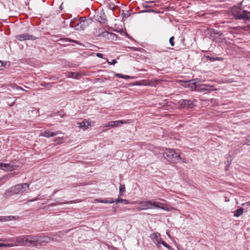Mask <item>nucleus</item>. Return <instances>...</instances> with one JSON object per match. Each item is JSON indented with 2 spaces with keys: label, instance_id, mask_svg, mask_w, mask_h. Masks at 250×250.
Returning <instances> with one entry per match:
<instances>
[{
  "label": "nucleus",
  "instance_id": "1",
  "mask_svg": "<svg viewBox=\"0 0 250 250\" xmlns=\"http://www.w3.org/2000/svg\"><path fill=\"white\" fill-rule=\"evenodd\" d=\"M200 79H196L185 82L183 85L185 87L194 89L197 91H208L213 90V86L206 84H197V83L200 82Z\"/></svg>",
  "mask_w": 250,
  "mask_h": 250
},
{
  "label": "nucleus",
  "instance_id": "2",
  "mask_svg": "<svg viewBox=\"0 0 250 250\" xmlns=\"http://www.w3.org/2000/svg\"><path fill=\"white\" fill-rule=\"evenodd\" d=\"M29 185L27 183L17 184L6 189L4 193L5 196L9 197L14 194H22L29 189Z\"/></svg>",
  "mask_w": 250,
  "mask_h": 250
},
{
  "label": "nucleus",
  "instance_id": "3",
  "mask_svg": "<svg viewBox=\"0 0 250 250\" xmlns=\"http://www.w3.org/2000/svg\"><path fill=\"white\" fill-rule=\"evenodd\" d=\"M140 206L137 208L138 210H144L152 208H160L166 211H169L168 208L161 207L163 204L158 202H152V201H142L140 203Z\"/></svg>",
  "mask_w": 250,
  "mask_h": 250
},
{
  "label": "nucleus",
  "instance_id": "4",
  "mask_svg": "<svg viewBox=\"0 0 250 250\" xmlns=\"http://www.w3.org/2000/svg\"><path fill=\"white\" fill-rule=\"evenodd\" d=\"M163 155L166 159L173 163H178L181 160L180 154L173 148L167 149Z\"/></svg>",
  "mask_w": 250,
  "mask_h": 250
},
{
  "label": "nucleus",
  "instance_id": "5",
  "mask_svg": "<svg viewBox=\"0 0 250 250\" xmlns=\"http://www.w3.org/2000/svg\"><path fill=\"white\" fill-rule=\"evenodd\" d=\"M233 17L236 20H242L250 21V12L242 10L238 7H234L232 10Z\"/></svg>",
  "mask_w": 250,
  "mask_h": 250
},
{
  "label": "nucleus",
  "instance_id": "6",
  "mask_svg": "<svg viewBox=\"0 0 250 250\" xmlns=\"http://www.w3.org/2000/svg\"><path fill=\"white\" fill-rule=\"evenodd\" d=\"M32 246L38 247L45 246L46 244L51 241L50 238L46 236L32 235Z\"/></svg>",
  "mask_w": 250,
  "mask_h": 250
},
{
  "label": "nucleus",
  "instance_id": "7",
  "mask_svg": "<svg viewBox=\"0 0 250 250\" xmlns=\"http://www.w3.org/2000/svg\"><path fill=\"white\" fill-rule=\"evenodd\" d=\"M32 235H21L14 238L15 241L21 246H32Z\"/></svg>",
  "mask_w": 250,
  "mask_h": 250
},
{
  "label": "nucleus",
  "instance_id": "8",
  "mask_svg": "<svg viewBox=\"0 0 250 250\" xmlns=\"http://www.w3.org/2000/svg\"><path fill=\"white\" fill-rule=\"evenodd\" d=\"M15 38L20 42H22L26 40H35L38 38L29 34L28 33H25L20 35H18L15 36Z\"/></svg>",
  "mask_w": 250,
  "mask_h": 250
},
{
  "label": "nucleus",
  "instance_id": "9",
  "mask_svg": "<svg viewBox=\"0 0 250 250\" xmlns=\"http://www.w3.org/2000/svg\"><path fill=\"white\" fill-rule=\"evenodd\" d=\"M150 238L158 248L161 247L160 243L162 240L161 235L158 232H153L150 234Z\"/></svg>",
  "mask_w": 250,
  "mask_h": 250
},
{
  "label": "nucleus",
  "instance_id": "10",
  "mask_svg": "<svg viewBox=\"0 0 250 250\" xmlns=\"http://www.w3.org/2000/svg\"><path fill=\"white\" fill-rule=\"evenodd\" d=\"M180 107L184 108H191L194 106L193 101L191 100L182 99L179 101Z\"/></svg>",
  "mask_w": 250,
  "mask_h": 250
},
{
  "label": "nucleus",
  "instance_id": "11",
  "mask_svg": "<svg viewBox=\"0 0 250 250\" xmlns=\"http://www.w3.org/2000/svg\"><path fill=\"white\" fill-rule=\"evenodd\" d=\"M161 81H162L161 80L156 79H151L148 81H144L142 85L145 86H151L156 87L158 84V83Z\"/></svg>",
  "mask_w": 250,
  "mask_h": 250
},
{
  "label": "nucleus",
  "instance_id": "12",
  "mask_svg": "<svg viewBox=\"0 0 250 250\" xmlns=\"http://www.w3.org/2000/svg\"><path fill=\"white\" fill-rule=\"evenodd\" d=\"M96 20L101 23H104L106 21V16L103 10H101L94 16Z\"/></svg>",
  "mask_w": 250,
  "mask_h": 250
},
{
  "label": "nucleus",
  "instance_id": "13",
  "mask_svg": "<svg viewBox=\"0 0 250 250\" xmlns=\"http://www.w3.org/2000/svg\"><path fill=\"white\" fill-rule=\"evenodd\" d=\"M70 26L74 28L77 30H82L81 24L79 23V20L77 18H74L70 23Z\"/></svg>",
  "mask_w": 250,
  "mask_h": 250
},
{
  "label": "nucleus",
  "instance_id": "14",
  "mask_svg": "<svg viewBox=\"0 0 250 250\" xmlns=\"http://www.w3.org/2000/svg\"><path fill=\"white\" fill-rule=\"evenodd\" d=\"M15 166L13 165H10L9 164H4L0 163V169H1L6 171H11L14 169H15Z\"/></svg>",
  "mask_w": 250,
  "mask_h": 250
},
{
  "label": "nucleus",
  "instance_id": "15",
  "mask_svg": "<svg viewBox=\"0 0 250 250\" xmlns=\"http://www.w3.org/2000/svg\"><path fill=\"white\" fill-rule=\"evenodd\" d=\"M60 133V132L59 131H57L55 132H52L49 130H45L43 132H42L41 136H42L43 137H46V138H50L53 137L54 136H56L58 134H59Z\"/></svg>",
  "mask_w": 250,
  "mask_h": 250
},
{
  "label": "nucleus",
  "instance_id": "16",
  "mask_svg": "<svg viewBox=\"0 0 250 250\" xmlns=\"http://www.w3.org/2000/svg\"><path fill=\"white\" fill-rule=\"evenodd\" d=\"M18 218V216H14L12 215L6 216H0V222H6L12 220H15Z\"/></svg>",
  "mask_w": 250,
  "mask_h": 250
},
{
  "label": "nucleus",
  "instance_id": "17",
  "mask_svg": "<svg viewBox=\"0 0 250 250\" xmlns=\"http://www.w3.org/2000/svg\"><path fill=\"white\" fill-rule=\"evenodd\" d=\"M66 76L68 78H74L75 79H79L81 75L79 73L74 72H69L66 73Z\"/></svg>",
  "mask_w": 250,
  "mask_h": 250
},
{
  "label": "nucleus",
  "instance_id": "18",
  "mask_svg": "<svg viewBox=\"0 0 250 250\" xmlns=\"http://www.w3.org/2000/svg\"><path fill=\"white\" fill-rule=\"evenodd\" d=\"M79 23L81 25V27L82 28V30H84V29L88 26V22L86 21V19L84 17H82L79 19Z\"/></svg>",
  "mask_w": 250,
  "mask_h": 250
},
{
  "label": "nucleus",
  "instance_id": "19",
  "mask_svg": "<svg viewBox=\"0 0 250 250\" xmlns=\"http://www.w3.org/2000/svg\"><path fill=\"white\" fill-rule=\"evenodd\" d=\"M142 4L143 7L145 8H153L155 6L153 1H145Z\"/></svg>",
  "mask_w": 250,
  "mask_h": 250
},
{
  "label": "nucleus",
  "instance_id": "20",
  "mask_svg": "<svg viewBox=\"0 0 250 250\" xmlns=\"http://www.w3.org/2000/svg\"><path fill=\"white\" fill-rule=\"evenodd\" d=\"M126 123H127L126 121L122 120L111 121V125H112V127L120 126L121 125Z\"/></svg>",
  "mask_w": 250,
  "mask_h": 250
},
{
  "label": "nucleus",
  "instance_id": "21",
  "mask_svg": "<svg viewBox=\"0 0 250 250\" xmlns=\"http://www.w3.org/2000/svg\"><path fill=\"white\" fill-rule=\"evenodd\" d=\"M90 125V123L89 122L83 121L79 123V127L83 130H85L88 128V126Z\"/></svg>",
  "mask_w": 250,
  "mask_h": 250
},
{
  "label": "nucleus",
  "instance_id": "22",
  "mask_svg": "<svg viewBox=\"0 0 250 250\" xmlns=\"http://www.w3.org/2000/svg\"><path fill=\"white\" fill-rule=\"evenodd\" d=\"M16 175V172L10 173L7 174L4 176V178H5V181L9 180L10 179L13 178L15 175Z\"/></svg>",
  "mask_w": 250,
  "mask_h": 250
},
{
  "label": "nucleus",
  "instance_id": "23",
  "mask_svg": "<svg viewBox=\"0 0 250 250\" xmlns=\"http://www.w3.org/2000/svg\"><path fill=\"white\" fill-rule=\"evenodd\" d=\"M115 202L117 204L122 203H124L125 204H126V205H127L129 203V202L128 200H127L126 199H121V198H118V199L115 200Z\"/></svg>",
  "mask_w": 250,
  "mask_h": 250
},
{
  "label": "nucleus",
  "instance_id": "24",
  "mask_svg": "<svg viewBox=\"0 0 250 250\" xmlns=\"http://www.w3.org/2000/svg\"><path fill=\"white\" fill-rule=\"evenodd\" d=\"M243 208H240L237 209L234 214V216L238 217L240 215H241L243 214Z\"/></svg>",
  "mask_w": 250,
  "mask_h": 250
},
{
  "label": "nucleus",
  "instance_id": "25",
  "mask_svg": "<svg viewBox=\"0 0 250 250\" xmlns=\"http://www.w3.org/2000/svg\"><path fill=\"white\" fill-rule=\"evenodd\" d=\"M15 246H16V245L13 244H4V243H0V247H12Z\"/></svg>",
  "mask_w": 250,
  "mask_h": 250
},
{
  "label": "nucleus",
  "instance_id": "26",
  "mask_svg": "<svg viewBox=\"0 0 250 250\" xmlns=\"http://www.w3.org/2000/svg\"><path fill=\"white\" fill-rule=\"evenodd\" d=\"M53 83H46L45 82H43V83H41V85L43 86L46 87H50L52 86Z\"/></svg>",
  "mask_w": 250,
  "mask_h": 250
},
{
  "label": "nucleus",
  "instance_id": "27",
  "mask_svg": "<svg viewBox=\"0 0 250 250\" xmlns=\"http://www.w3.org/2000/svg\"><path fill=\"white\" fill-rule=\"evenodd\" d=\"M140 13H157V11L154 10L148 9V10H144L140 12Z\"/></svg>",
  "mask_w": 250,
  "mask_h": 250
},
{
  "label": "nucleus",
  "instance_id": "28",
  "mask_svg": "<svg viewBox=\"0 0 250 250\" xmlns=\"http://www.w3.org/2000/svg\"><path fill=\"white\" fill-rule=\"evenodd\" d=\"M66 42H74L77 44H80L81 43L79 41H76V40H71V39H66V40H65Z\"/></svg>",
  "mask_w": 250,
  "mask_h": 250
},
{
  "label": "nucleus",
  "instance_id": "29",
  "mask_svg": "<svg viewBox=\"0 0 250 250\" xmlns=\"http://www.w3.org/2000/svg\"><path fill=\"white\" fill-rule=\"evenodd\" d=\"M60 198H57L55 199V201L56 202V203H53L51 204L52 206H55L57 205L62 204V203L60 202Z\"/></svg>",
  "mask_w": 250,
  "mask_h": 250
},
{
  "label": "nucleus",
  "instance_id": "30",
  "mask_svg": "<svg viewBox=\"0 0 250 250\" xmlns=\"http://www.w3.org/2000/svg\"><path fill=\"white\" fill-rule=\"evenodd\" d=\"M125 191V187L123 185H120L119 186V192H124Z\"/></svg>",
  "mask_w": 250,
  "mask_h": 250
},
{
  "label": "nucleus",
  "instance_id": "31",
  "mask_svg": "<svg viewBox=\"0 0 250 250\" xmlns=\"http://www.w3.org/2000/svg\"><path fill=\"white\" fill-rule=\"evenodd\" d=\"M43 196H41L40 194H39L36 197L34 198V199H32V200H29L28 202H33V201H36L40 199H41V198Z\"/></svg>",
  "mask_w": 250,
  "mask_h": 250
},
{
  "label": "nucleus",
  "instance_id": "32",
  "mask_svg": "<svg viewBox=\"0 0 250 250\" xmlns=\"http://www.w3.org/2000/svg\"><path fill=\"white\" fill-rule=\"evenodd\" d=\"M174 38L173 36L170 37L169 39V43L171 45V46H173L174 45Z\"/></svg>",
  "mask_w": 250,
  "mask_h": 250
},
{
  "label": "nucleus",
  "instance_id": "33",
  "mask_svg": "<svg viewBox=\"0 0 250 250\" xmlns=\"http://www.w3.org/2000/svg\"><path fill=\"white\" fill-rule=\"evenodd\" d=\"M162 244L165 247H166V248L168 249V248H169V245H168L167 243H166L165 241H164L163 240L161 241V243H160V245Z\"/></svg>",
  "mask_w": 250,
  "mask_h": 250
},
{
  "label": "nucleus",
  "instance_id": "34",
  "mask_svg": "<svg viewBox=\"0 0 250 250\" xmlns=\"http://www.w3.org/2000/svg\"><path fill=\"white\" fill-rule=\"evenodd\" d=\"M115 76L117 77L120 78H124L125 75L119 74V73H116L115 74Z\"/></svg>",
  "mask_w": 250,
  "mask_h": 250
},
{
  "label": "nucleus",
  "instance_id": "35",
  "mask_svg": "<svg viewBox=\"0 0 250 250\" xmlns=\"http://www.w3.org/2000/svg\"><path fill=\"white\" fill-rule=\"evenodd\" d=\"M104 127H112V125H111V121L108 122L105 125H103V126Z\"/></svg>",
  "mask_w": 250,
  "mask_h": 250
},
{
  "label": "nucleus",
  "instance_id": "36",
  "mask_svg": "<svg viewBox=\"0 0 250 250\" xmlns=\"http://www.w3.org/2000/svg\"><path fill=\"white\" fill-rule=\"evenodd\" d=\"M15 88L17 90H21L25 91V90L23 89L21 87V86H20L15 85Z\"/></svg>",
  "mask_w": 250,
  "mask_h": 250
},
{
  "label": "nucleus",
  "instance_id": "37",
  "mask_svg": "<svg viewBox=\"0 0 250 250\" xmlns=\"http://www.w3.org/2000/svg\"><path fill=\"white\" fill-rule=\"evenodd\" d=\"M108 202L109 204H112L116 202L115 200H114L113 198H110L109 199H108Z\"/></svg>",
  "mask_w": 250,
  "mask_h": 250
},
{
  "label": "nucleus",
  "instance_id": "38",
  "mask_svg": "<svg viewBox=\"0 0 250 250\" xmlns=\"http://www.w3.org/2000/svg\"><path fill=\"white\" fill-rule=\"evenodd\" d=\"M108 63L111 64H114L117 63V61L115 60H113L112 62L107 61Z\"/></svg>",
  "mask_w": 250,
  "mask_h": 250
},
{
  "label": "nucleus",
  "instance_id": "39",
  "mask_svg": "<svg viewBox=\"0 0 250 250\" xmlns=\"http://www.w3.org/2000/svg\"><path fill=\"white\" fill-rule=\"evenodd\" d=\"M96 56L99 57V58H103V54H102V53H97L96 54Z\"/></svg>",
  "mask_w": 250,
  "mask_h": 250
},
{
  "label": "nucleus",
  "instance_id": "40",
  "mask_svg": "<svg viewBox=\"0 0 250 250\" xmlns=\"http://www.w3.org/2000/svg\"><path fill=\"white\" fill-rule=\"evenodd\" d=\"M133 77H131V76H128V75H125V76H124V79H133Z\"/></svg>",
  "mask_w": 250,
  "mask_h": 250
},
{
  "label": "nucleus",
  "instance_id": "41",
  "mask_svg": "<svg viewBox=\"0 0 250 250\" xmlns=\"http://www.w3.org/2000/svg\"><path fill=\"white\" fill-rule=\"evenodd\" d=\"M243 206H250V201L244 203L243 204Z\"/></svg>",
  "mask_w": 250,
  "mask_h": 250
},
{
  "label": "nucleus",
  "instance_id": "42",
  "mask_svg": "<svg viewBox=\"0 0 250 250\" xmlns=\"http://www.w3.org/2000/svg\"><path fill=\"white\" fill-rule=\"evenodd\" d=\"M103 34H104V36H105V35H106V34H107V35L110 34L111 35H114V36H115V35L114 34H113V33H109V32H104V33H103Z\"/></svg>",
  "mask_w": 250,
  "mask_h": 250
},
{
  "label": "nucleus",
  "instance_id": "43",
  "mask_svg": "<svg viewBox=\"0 0 250 250\" xmlns=\"http://www.w3.org/2000/svg\"><path fill=\"white\" fill-rule=\"evenodd\" d=\"M207 58L208 60L211 61L215 60L214 58L212 57L208 56Z\"/></svg>",
  "mask_w": 250,
  "mask_h": 250
},
{
  "label": "nucleus",
  "instance_id": "44",
  "mask_svg": "<svg viewBox=\"0 0 250 250\" xmlns=\"http://www.w3.org/2000/svg\"><path fill=\"white\" fill-rule=\"evenodd\" d=\"M109 8L113 10L114 8V6L113 4H110L109 5Z\"/></svg>",
  "mask_w": 250,
  "mask_h": 250
},
{
  "label": "nucleus",
  "instance_id": "45",
  "mask_svg": "<svg viewBox=\"0 0 250 250\" xmlns=\"http://www.w3.org/2000/svg\"><path fill=\"white\" fill-rule=\"evenodd\" d=\"M96 201L98 203H103V200H101V199H96Z\"/></svg>",
  "mask_w": 250,
  "mask_h": 250
},
{
  "label": "nucleus",
  "instance_id": "46",
  "mask_svg": "<svg viewBox=\"0 0 250 250\" xmlns=\"http://www.w3.org/2000/svg\"><path fill=\"white\" fill-rule=\"evenodd\" d=\"M103 203L109 204L108 200L103 199Z\"/></svg>",
  "mask_w": 250,
  "mask_h": 250
},
{
  "label": "nucleus",
  "instance_id": "47",
  "mask_svg": "<svg viewBox=\"0 0 250 250\" xmlns=\"http://www.w3.org/2000/svg\"><path fill=\"white\" fill-rule=\"evenodd\" d=\"M58 191V190H57V189H55V190H54V191L53 192V193H52V194L51 196L54 195L56 193H57Z\"/></svg>",
  "mask_w": 250,
  "mask_h": 250
},
{
  "label": "nucleus",
  "instance_id": "48",
  "mask_svg": "<svg viewBox=\"0 0 250 250\" xmlns=\"http://www.w3.org/2000/svg\"><path fill=\"white\" fill-rule=\"evenodd\" d=\"M3 181H5V178H4V176L1 178H0V182H1Z\"/></svg>",
  "mask_w": 250,
  "mask_h": 250
},
{
  "label": "nucleus",
  "instance_id": "49",
  "mask_svg": "<svg viewBox=\"0 0 250 250\" xmlns=\"http://www.w3.org/2000/svg\"><path fill=\"white\" fill-rule=\"evenodd\" d=\"M3 65V62L0 61V69H1V67Z\"/></svg>",
  "mask_w": 250,
  "mask_h": 250
},
{
  "label": "nucleus",
  "instance_id": "50",
  "mask_svg": "<svg viewBox=\"0 0 250 250\" xmlns=\"http://www.w3.org/2000/svg\"><path fill=\"white\" fill-rule=\"evenodd\" d=\"M214 34H219L220 36L222 35L223 34L221 33V34L219 33V31H216V32H214Z\"/></svg>",
  "mask_w": 250,
  "mask_h": 250
},
{
  "label": "nucleus",
  "instance_id": "51",
  "mask_svg": "<svg viewBox=\"0 0 250 250\" xmlns=\"http://www.w3.org/2000/svg\"><path fill=\"white\" fill-rule=\"evenodd\" d=\"M168 250H175L173 248L169 246V248L167 249Z\"/></svg>",
  "mask_w": 250,
  "mask_h": 250
},
{
  "label": "nucleus",
  "instance_id": "52",
  "mask_svg": "<svg viewBox=\"0 0 250 250\" xmlns=\"http://www.w3.org/2000/svg\"><path fill=\"white\" fill-rule=\"evenodd\" d=\"M124 192H119V197L122 196L123 195Z\"/></svg>",
  "mask_w": 250,
  "mask_h": 250
},
{
  "label": "nucleus",
  "instance_id": "53",
  "mask_svg": "<svg viewBox=\"0 0 250 250\" xmlns=\"http://www.w3.org/2000/svg\"><path fill=\"white\" fill-rule=\"evenodd\" d=\"M71 201H69V202H67V203H71Z\"/></svg>",
  "mask_w": 250,
  "mask_h": 250
}]
</instances>
